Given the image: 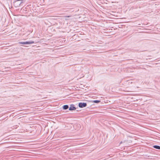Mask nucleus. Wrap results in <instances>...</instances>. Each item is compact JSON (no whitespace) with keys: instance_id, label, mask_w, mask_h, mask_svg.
<instances>
[{"instance_id":"f03ea898","label":"nucleus","mask_w":160,"mask_h":160,"mask_svg":"<svg viewBox=\"0 0 160 160\" xmlns=\"http://www.w3.org/2000/svg\"><path fill=\"white\" fill-rule=\"evenodd\" d=\"M87 103H86L80 102L78 104V106L80 108H83L87 106Z\"/></svg>"},{"instance_id":"20e7f679","label":"nucleus","mask_w":160,"mask_h":160,"mask_svg":"<svg viewBox=\"0 0 160 160\" xmlns=\"http://www.w3.org/2000/svg\"><path fill=\"white\" fill-rule=\"evenodd\" d=\"M68 108V105H64L63 107V108L64 109L66 110Z\"/></svg>"},{"instance_id":"f257e3e1","label":"nucleus","mask_w":160,"mask_h":160,"mask_svg":"<svg viewBox=\"0 0 160 160\" xmlns=\"http://www.w3.org/2000/svg\"><path fill=\"white\" fill-rule=\"evenodd\" d=\"M33 41L19 42V43L22 44H29L34 43Z\"/></svg>"},{"instance_id":"0eeeda50","label":"nucleus","mask_w":160,"mask_h":160,"mask_svg":"<svg viewBox=\"0 0 160 160\" xmlns=\"http://www.w3.org/2000/svg\"><path fill=\"white\" fill-rule=\"evenodd\" d=\"M71 16H63V17H71Z\"/></svg>"},{"instance_id":"6e6552de","label":"nucleus","mask_w":160,"mask_h":160,"mask_svg":"<svg viewBox=\"0 0 160 160\" xmlns=\"http://www.w3.org/2000/svg\"><path fill=\"white\" fill-rule=\"evenodd\" d=\"M65 19V20H68V19H67V18Z\"/></svg>"},{"instance_id":"423d86ee","label":"nucleus","mask_w":160,"mask_h":160,"mask_svg":"<svg viewBox=\"0 0 160 160\" xmlns=\"http://www.w3.org/2000/svg\"><path fill=\"white\" fill-rule=\"evenodd\" d=\"M93 102L94 103H98L100 102V101L99 100H94L93 101Z\"/></svg>"},{"instance_id":"7ed1b4c3","label":"nucleus","mask_w":160,"mask_h":160,"mask_svg":"<svg viewBox=\"0 0 160 160\" xmlns=\"http://www.w3.org/2000/svg\"><path fill=\"white\" fill-rule=\"evenodd\" d=\"M76 109V108L74 107V105H71L69 108V110H75Z\"/></svg>"},{"instance_id":"39448f33","label":"nucleus","mask_w":160,"mask_h":160,"mask_svg":"<svg viewBox=\"0 0 160 160\" xmlns=\"http://www.w3.org/2000/svg\"><path fill=\"white\" fill-rule=\"evenodd\" d=\"M153 147L157 149H160V146L157 145H154Z\"/></svg>"}]
</instances>
